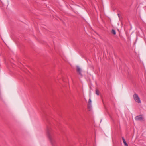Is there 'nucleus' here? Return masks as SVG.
Segmentation results:
<instances>
[{
    "label": "nucleus",
    "mask_w": 146,
    "mask_h": 146,
    "mask_svg": "<svg viewBox=\"0 0 146 146\" xmlns=\"http://www.w3.org/2000/svg\"><path fill=\"white\" fill-rule=\"evenodd\" d=\"M47 136L52 146H54L56 144V142L53 138V131L50 127H48L47 128Z\"/></svg>",
    "instance_id": "f257e3e1"
},
{
    "label": "nucleus",
    "mask_w": 146,
    "mask_h": 146,
    "mask_svg": "<svg viewBox=\"0 0 146 146\" xmlns=\"http://www.w3.org/2000/svg\"><path fill=\"white\" fill-rule=\"evenodd\" d=\"M133 97L134 99L136 102L140 103H141L140 98L137 94H135L133 96Z\"/></svg>",
    "instance_id": "f03ea898"
},
{
    "label": "nucleus",
    "mask_w": 146,
    "mask_h": 146,
    "mask_svg": "<svg viewBox=\"0 0 146 146\" xmlns=\"http://www.w3.org/2000/svg\"><path fill=\"white\" fill-rule=\"evenodd\" d=\"M135 119L137 121H143V118L142 117V115L137 116L135 117Z\"/></svg>",
    "instance_id": "7ed1b4c3"
},
{
    "label": "nucleus",
    "mask_w": 146,
    "mask_h": 146,
    "mask_svg": "<svg viewBox=\"0 0 146 146\" xmlns=\"http://www.w3.org/2000/svg\"><path fill=\"white\" fill-rule=\"evenodd\" d=\"M76 71L78 73V74L80 75L81 77L82 76V75L81 73L82 70L80 67L77 66L76 67Z\"/></svg>",
    "instance_id": "20e7f679"
},
{
    "label": "nucleus",
    "mask_w": 146,
    "mask_h": 146,
    "mask_svg": "<svg viewBox=\"0 0 146 146\" xmlns=\"http://www.w3.org/2000/svg\"><path fill=\"white\" fill-rule=\"evenodd\" d=\"M91 104H88V108L89 111H90L91 109Z\"/></svg>",
    "instance_id": "39448f33"
},
{
    "label": "nucleus",
    "mask_w": 146,
    "mask_h": 146,
    "mask_svg": "<svg viewBox=\"0 0 146 146\" xmlns=\"http://www.w3.org/2000/svg\"><path fill=\"white\" fill-rule=\"evenodd\" d=\"M96 94L98 96L99 95V91L97 89L96 90Z\"/></svg>",
    "instance_id": "423d86ee"
},
{
    "label": "nucleus",
    "mask_w": 146,
    "mask_h": 146,
    "mask_svg": "<svg viewBox=\"0 0 146 146\" xmlns=\"http://www.w3.org/2000/svg\"><path fill=\"white\" fill-rule=\"evenodd\" d=\"M111 32L114 35H115L116 34V32L113 29L112 30Z\"/></svg>",
    "instance_id": "0eeeda50"
},
{
    "label": "nucleus",
    "mask_w": 146,
    "mask_h": 146,
    "mask_svg": "<svg viewBox=\"0 0 146 146\" xmlns=\"http://www.w3.org/2000/svg\"><path fill=\"white\" fill-rule=\"evenodd\" d=\"M122 140L123 141V142H125V140L124 137H122Z\"/></svg>",
    "instance_id": "6e6552de"
},
{
    "label": "nucleus",
    "mask_w": 146,
    "mask_h": 146,
    "mask_svg": "<svg viewBox=\"0 0 146 146\" xmlns=\"http://www.w3.org/2000/svg\"><path fill=\"white\" fill-rule=\"evenodd\" d=\"M91 100L90 98L89 99V103L88 104H91Z\"/></svg>",
    "instance_id": "1a4fd4ad"
},
{
    "label": "nucleus",
    "mask_w": 146,
    "mask_h": 146,
    "mask_svg": "<svg viewBox=\"0 0 146 146\" xmlns=\"http://www.w3.org/2000/svg\"><path fill=\"white\" fill-rule=\"evenodd\" d=\"M123 143H124V144L125 145H126V144H127V143H126V141L125 142H123Z\"/></svg>",
    "instance_id": "9d476101"
},
{
    "label": "nucleus",
    "mask_w": 146,
    "mask_h": 146,
    "mask_svg": "<svg viewBox=\"0 0 146 146\" xmlns=\"http://www.w3.org/2000/svg\"><path fill=\"white\" fill-rule=\"evenodd\" d=\"M125 146H128V144H127L125 145Z\"/></svg>",
    "instance_id": "9b49d317"
}]
</instances>
